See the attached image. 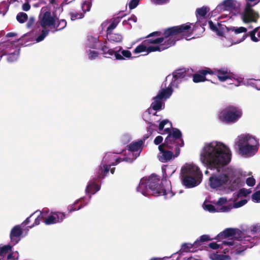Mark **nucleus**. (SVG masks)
I'll return each mask as SVG.
<instances>
[{"mask_svg":"<svg viewBox=\"0 0 260 260\" xmlns=\"http://www.w3.org/2000/svg\"><path fill=\"white\" fill-rule=\"evenodd\" d=\"M231 159L230 150L220 142H212L206 144L200 154V160L207 169L216 170L218 172Z\"/></svg>","mask_w":260,"mask_h":260,"instance_id":"1","label":"nucleus"},{"mask_svg":"<svg viewBox=\"0 0 260 260\" xmlns=\"http://www.w3.org/2000/svg\"><path fill=\"white\" fill-rule=\"evenodd\" d=\"M180 133L176 132L173 136L166 138L164 142L158 146V150L161 155L159 156V160L162 162H166L172 158L177 157L180 152V148L184 146V140H180L181 143H173L172 141L174 138L180 136Z\"/></svg>","mask_w":260,"mask_h":260,"instance_id":"2","label":"nucleus"},{"mask_svg":"<svg viewBox=\"0 0 260 260\" xmlns=\"http://www.w3.org/2000/svg\"><path fill=\"white\" fill-rule=\"evenodd\" d=\"M183 184L187 188L198 185L201 182L203 174L198 167L189 165L183 167L181 171Z\"/></svg>","mask_w":260,"mask_h":260,"instance_id":"3","label":"nucleus"},{"mask_svg":"<svg viewBox=\"0 0 260 260\" xmlns=\"http://www.w3.org/2000/svg\"><path fill=\"white\" fill-rule=\"evenodd\" d=\"M243 114L242 109L238 106L229 105L223 109L218 114V119L225 124L237 122Z\"/></svg>","mask_w":260,"mask_h":260,"instance_id":"4","label":"nucleus"},{"mask_svg":"<svg viewBox=\"0 0 260 260\" xmlns=\"http://www.w3.org/2000/svg\"><path fill=\"white\" fill-rule=\"evenodd\" d=\"M240 152L243 155L251 156L258 150V142L250 136H243L239 138L237 143Z\"/></svg>","mask_w":260,"mask_h":260,"instance_id":"5","label":"nucleus"},{"mask_svg":"<svg viewBox=\"0 0 260 260\" xmlns=\"http://www.w3.org/2000/svg\"><path fill=\"white\" fill-rule=\"evenodd\" d=\"M58 18L54 14L47 10V7H43L39 15V20L35 25V28H39L40 26L45 28L49 26H54Z\"/></svg>","mask_w":260,"mask_h":260,"instance_id":"6","label":"nucleus"},{"mask_svg":"<svg viewBox=\"0 0 260 260\" xmlns=\"http://www.w3.org/2000/svg\"><path fill=\"white\" fill-rule=\"evenodd\" d=\"M148 185L151 194L154 196H167L169 193H172L169 187L167 189L164 188L159 183V178L158 176L152 174L147 178Z\"/></svg>","mask_w":260,"mask_h":260,"instance_id":"7","label":"nucleus"},{"mask_svg":"<svg viewBox=\"0 0 260 260\" xmlns=\"http://www.w3.org/2000/svg\"><path fill=\"white\" fill-rule=\"evenodd\" d=\"M191 23H187L180 25L175 26L168 28L165 29L164 35L166 37L173 38V36L177 35H181L182 37H190L193 33V29L191 27Z\"/></svg>","mask_w":260,"mask_h":260,"instance_id":"8","label":"nucleus"},{"mask_svg":"<svg viewBox=\"0 0 260 260\" xmlns=\"http://www.w3.org/2000/svg\"><path fill=\"white\" fill-rule=\"evenodd\" d=\"M172 88H169V87L167 89H162L158 92L157 95L153 98L154 101L151 103L150 108L156 111L164 109L165 104L162 100L164 98H169L172 94Z\"/></svg>","mask_w":260,"mask_h":260,"instance_id":"9","label":"nucleus"},{"mask_svg":"<svg viewBox=\"0 0 260 260\" xmlns=\"http://www.w3.org/2000/svg\"><path fill=\"white\" fill-rule=\"evenodd\" d=\"M249 3H247L243 12L242 14V19L244 23L256 22L259 18L258 12L255 11Z\"/></svg>","mask_w":260,"mask_h":260,"instance_id":"10","label":"nucleus"},{"mask_svg":"<svg viewBox=\"0 0 260 260\" xmlns=\"http://www.w3.org/2000/svg\"><path fill=\"white\" fill-rule=\"evenodd\" d=\"M230 180V176L226 174L214 175L209 178V185L211 188H217L226 184Z\"/></svg>","mask_w":260,"mask_h":260,"instance_id":"11","label":"nucleus"},{"mask_svg":"<svg viewBox=\"0 0 260 260\" xmlns=\"http://www.w3.org/2000/svg\"><path fill=\"white\" fill-rule=\"evenodd\" d=\"M187 76H188L187 71L185 69L176 70L173 73V79L170 84V88H172V87H178L182 79Z\"/></svg>","mask_w":260,"mask_h":260,"instance_id":"12","label":"nucleus"},{"mask_svg":"<svg viewBox=\"0 0 260 260\" xmlns=\"http://www.w3.org/2000/svg\"><path fill=\"white\" fill-rule=\"evenodd\" d=\"M175 42L176 40L175 39L169 38L159 46H148L147 49V53H149L155 51H161L175 45Z\"/></svg>","mask_w":260,"mask_h":260,"instance_id":"13","label":"nucleus"},{"mask_svg":"<svg viewBox=\"0 0 260 260\" xmlns=\"http://www.w3.org/2000/svg\"><path fill=\"white\" fill-rule=\"evenodd\" d=\"M121 48V47H120L118 51H115L113 49H111L107 46L105 42H103L101 44L100 48H99L98 49H100L102 51V53L104 55V57H110L111 56L114 54L116 59L123 60L124 59V58L121 54L118 53V51H119Z\"/></svg>","mask_w":260,"mask_h":260,"instance_id":"14","label":"nucleus"},{"mask_svg":"<svg viewBox=\"0 0 260 260\" xmlns=\"http://www.w3.org/2000/svg\"><path fill=\"white\" fill-rule=\"evenodd\" d=\"M213 73V70L208 68L199 70L197 73L193 74V81L194 83H199L207 80L206 78V76L207 74H211Z\"/></svg>","mask_w":260,"mask_h":260,"instance_id":"15","label":"nucleus"},{"mask_svg":"<svg viewBox=\"0 0 260 260\" xmlns=\"http://www.w3.org/2000/svg\"><path fill=\"white\" fill-rule=\"evenodd\" d=\"M222 5L224 7V10H229L234 14L240 12V5L235 0H224Z\"/></svg>","mask_w":260,"mask_h":260,"instance_id":"16","label":"nucleus"},{"mask_svg":"<svg viewBox=\"0 0 260 260\" xmlns=\"http://www.w3.org/2000/svg\"><path fill=\"white\" fill-rule=\"evenodd\" d=\"M212 75H215L221 82H224L227 79H231L232 74L226 68H223L218 70H213Z\"/></svg>","mask_w":260,"mask_h":260,"instance_id":"17","label":"nucleus"},{"mask_svg":"<svg viewBox=\"0 0 260 260\" xmlns=\"http://www.w3.org/2000/svg\"><path fill=\"white\" fill-rule=\"evenodd\" d=\"M23 232L20 226L18 225L14 226L11 231L10 239L14 244H17L20 240V237L22 234Z\"/></svg>","mask_w":260,"mask_h":260,"instance_id":"18","label":"nucleus"},{"mask_svg":"<svg viewBox=\"0 0 260 260\" xmlns=\"http://www.w3.org/2000/svg\"><path fill=\"white\" fill-rule=\"evenodd\" d=\"M147 177H143L140 181L139 186L137 188V190L141 192L144 196L149 195L151 193L148 185Z\"/></svg>","mask_w":260,"mask_h":260,"instance_id":"19","label":"nucleus"},{"mask_svg":"<svg viewBox=\"0 0 260 260\" xmlns=\"http://www.w3.org/2000/svg\"><path fill=\"white\" fill-rule=\"evenodd\" d=\"M239 231L238 229L233 228H227L225 229L222 232L220 233L217 235L214 239L219 240L221 239L226 238L230 237L236 235L237 231Z\"/></svg>","mask_w":260,"mask_h":260,"instance_id":"20","label":"nucleus"},{"mask_svg":"<svg viewBox=\"0 0 260 260\" xmlns=\"http://www.w3.org/2000/svg\"><path fill=\"white\" fill-rule=\"evenodd\" d=\"M164 132H166V133L168 134V135L167 136V137L166 138H168L170 135L173 136V135L176 132L180 133V134H180V136L173 139L172 141H173V143H177V142L178 143H181V141H180V140H183V139L182 138V133L178 128H172V131L170 128H167L164 129Z\"/></svg>","mask_w":260,"mask_h":260,"instance_id":"21","label":"nucleus"},{"mask_svg":"<svg viewBox=\"0 0 260 260\" xmlns=\"http://www.w3.org/2000/svg\"><path fill=\"white\" fill-rule=\"evenodd\" d=\"M143 143V141L142 140L137 142H133L127 145V149L131 152L138 151L142 148Z\"/></svg>","mask_w":260,"mask_h":260,"instance_id":"22","label":"nucleus"},{"mask_svg":"<svg viewBox=\"0 0 260 260\" xmlns=\"http://www.w3.org/2000/svg\"><path fill=\"white\" fill-rule=\"evenodd\" d=\"M230 182L229 188L232 191H234L237 188H238L240 186V178H234L232 177V176H230Z\"/></svg>","mask_w":260,"mask_h":260,"instance_id":"23","label":"nucleus"},{"mask_svg":"<svg viewBox=\"0 0 260 260\" xmlns=\"http://www.w3.org/2000/svg\"><path fill=\"white\" fill-rule=\"evenodd\" d=\"M107 38L110 42L120 43L122 41V36L118 34L110 33L107 34Z\"/></svg>","mask_w":260,"mask_h":260,"instance_id":"24","label":"nucleus"},{"mask_svg":"<svg viewBox=\"0 0 260 260\" xmlns=\"http://www.w3.org/2000/svg\"><path fill=\"white\" fill-rule=\"evenodd\" d=\"M99 185L94 182L89 183L86 187V192L89 193L94 194L100 189Z\"/></svg>","mask_w":260,"mask_h":260,"instance_id":"25","label":"nucleus"},{"mask_svg":"<svg viewBox=\"0 0 260 260\" xmlns=\"http://www.w3.org/2000/svg\"><path fill=\"white\" fill-rule=\"evenodd\" d=\"M210 9L207 7L203 6L202 8H198L196 10V15L198 18H202L204 17Z\"/></svg>","mask_w":260,"mask_h":260,"instance_id":"26","label":"nucleus"},{"mask_svg":"<svg viewBox=\"0 0 260 260\" xmlns=\"http://www.w3.org/2000/svg\"><path fill=\"white\" fill-rule=\"evenodd\" d=\"M164 37L158 38L156 39H147L145 40L147 41L148 42L147 43L148 46L150 44H161L163 43L165 41V40L169 39L170 37H166L165 35Z\"/></svg>","mask_w":260,"mask_h":260,"instance_id":"27","label":"nucleus"},{"mask_svg":"<svg viewBox=\"0 0 260 260\" xmlns=\"http://www.w3.org/2000/svg\"><path fill=\"white\" fill-rule=\"evenodd\" d=\"M147 41H143L142 43L138 45L133 51V53L137 54L147 51L148 45Z\"/></svg>","mask_w":260,"mask_h":260,"instance_id":"28","label":"nucleus"},{"mask_svg":"<svg viewBox=\"0 0 260 260\" xmlns=\"http://www.w3.org/2000/svg\"><path fill=\"white\" fill-rule=\"evenodd\" d=\"M69 15L71 17V20L74 21L83 18L84 16V12H78L73 10L70 12Z\"/></svg>","mask_w":260,"mask_h":260,"instance_id":"29","label":"nucleus"},{"mask_svg":"<svg viewBox=\"0 0 260 260\" xmlns=\"http://www.w3.org/2000/svg\"><path fill=\"white\" fill-rule=\"evenodd\" d=\"M67 26V22L64 19H61L60 20H57L56 22H55L54 26H53V28L56 29V30H62Z\"/></svg>","mask_w":260,"mask_h":260,"instance_id":"30","label":"nucleus"},{"mask_svg":"<svg viewBox=\"0 0 260 260\" xmlns=\"http://www.w3.org/2000/svg\"><path fill=\"white\" fill-rule=\"evenodd\" d=\"M44 222L47 225L55 224L57 223L55 215L53 214V212L48 216L47 217L45 218Z\"/></svg>","mask_w":260,"mask_h":260,"instance_id":"31","label":"nucleus"},{"mask_svg":"<svg viewBox=\"0 0 260 260\" xmlns=\"http://www.w3.org/2000/svg\"><path fill=\"white\" fill-rule=\"evenodd\" d=\"M212 239H213L210 238L209 235H203L201 236L199 239L195 241V245H197L198 247L201 245L202 243L212 240Z\"/></svg>","mask_w":260,"mask_h":260,"instance_id":"32","label":"nucleus"},{"mask_svg":"<svg viewBox=\"0 0 260 260\" xmlns=\"http://www.w3.org/2000/svg\"><path fill=\"white\" fill-rule=\"evenodd\" d=\"M111 165H103V170L101 169V174L98 176V178L99 179L104 178L105 176L107 175L108 174L110 167H111Z\"/></svg>","mask_w":260,"mask_h":260,"instance_id":"33","label":"nucleus"},{"mask_svg":"<svg viewBox=\"0 0 260 260\" xmlns=\"http://www.w3.org/2000/svg\"><path fill=\"white\" fill-rule=\"evenodd\" d=\"M228 31H234L236 35L242 33V32H246L247 31V28L244 27H240L238 28H236L235 27H226Z\"/></svg>","mask_w":260,"mask_h":260,"instance_id":"34","label":"nucleus"},{"mask_svg":"<svg viewBox=\"0 0 260 260\" xmlns=\"http://www.w3.org/2000/svg\"><path fill=\"white\" fill-rule=\"evenodd\" d=\"M248 36H250L251 40L254 42H257L260 40V38L258 39L255 37V34L249 32V34H246L244 35L242 38L240 40L237 41V42H241L242 41H244Z\"/></svg>","mask_w":260,"mask_h":260,"instance_id":"35","label":"nucleus"},{"mask_svg":"<svg viewBox=\"0 0 260 260\" xmlns=\"http://www.w3.org/2000/svg\"><path fill=\"white\" fill-rule=\"evenodd\" d=\"M192 247L197 248L198 246L197 245H195V241L193 244L189 243H184L182 244L181 246V249L184 252H188L190 251V249Z\"/></svg>","mask_w":260,"mask_h":260,"instance_id":"36","label":"nucleus"},{"mask_svg":"<svg viewBox=\"0 0 260 260\" xmlns=\"http://www.w3.org/2000/svg\"><path fill=\"white\" fill-rule=\"evenodd\" d=\"M27 15L24 12L19 13L16 16L17 20L20 23H24L25 21L27 20Z\"/></svg>","mask_w":260,"mask_h":260,"instance_id":"37","label":"nucleus"},{"mask_svg":"<svg viewBox=\"0 0 260 260\" xmlns=\"http://www.w3.org/2000/svg\"><path fill=\"white\" fill-rule=\"evenodd\" d=\"M49 30L47 29L46 28H44L41 33L37 37L36 40L37 42L43 41L44 38L48 35Z\"/></svg>","mask_w":260,"mask_h":260,"instance_id":"38","label":"nucleus"},{"mask_svg":"<svg viewBox=\"0 0 260 260\" xmlns=\"http://www.w3.org/2000/svg\"><path fill=\"white\" fill-rule=\"evenodd\" d=\"M49 30L47 29L46 28H44L41 33L37 37L36 40L37 42L43 41L44 38L48 35Z\"/></svg>","mask_w":260,"mask_h":260,"instance_id":"39","label":"nucleus"},{"mask_svg":"<svg viewBox=\"0 0 260 260\" xmlns=\"http://www.w3.org/2000/svg\"><path fill=\"white\" fill-rule=\"evenodd\" d=\"M55 215L57 223L61 222L66 217V215L63 212H53Z\"/></svg>","mask_w":260,"mask_h":260,"instance_id":"40","label":"nucleus"},{"mask_svg":"<svg viewBox=\"0 0 260 260\" xmlns=\"http://www.w3.org/2000/svg\"><path fill=\"white\" fill-rule=\"evenodd\" d=\"M12 246L10 245H5L2 247L0 249V256H4L7 253L10 251Z\"/></svg>","mask_w":260,"mask_h":260,"instance_id":"41","label":"nucleus"},{"mask_svg":"<svg viewBox=\"0 0 260 260\" xmlns=\"http://www.w3.org/2000/svg\"><path fill=\"white\" fill-rule=\"evenodd\" d=\"M251 192L249 189H247L245 188L240 189L238 192V197H246L248 194H249Z\"/></svg>","mask_w":260,"mask_h":260,"instance_id":"42","label":"nucleus"},{"mask_svg":"<svg viewBox=\"0 0 260 260\" xmlns=\"http://www.w3.org/2000/svg\"><path fill=\"white\" fill-rule=\"evenodd\" d=\"M78 201L75 203L73 205L68 207L69 213H71L75 210H78L82 208V205H80L78 207H76V204L78 203Z\"/></svg>","mask_w":260,"mask_h":260,"instance_id":"43","label":"nucleus"},{"mask_svg":"<svg viewBox=\"0 0 260 260\" xmlns=\"http://www.w3.org/2000/svg\"><path fill=\"white\" fill-rule=\"evenodd\" d=\"M117 25V22H112L107 28V34L112 33V31L116 27Z\"/></svg>","mask_w":260,"mask_h":260,"instance_id":"44","label":"nucleus"},{"mask_svg":"<svg viewBox=\"0 0 260 260\" xmlns=\"http://www.w3.org/2000/svg\"><path fill=\"white\" fill-rule=\"evenodd\" d=\"M139 1L140 0H131L128 4L129 9H135L139 5Z\"/></svg>","mask_w":260,"mask_h":260,"instance_id":"45","label":"nucleus"},{"mask_svg":"<svg viewBox=\"0 0 260 260\" xmlns=\"http://www.w3.org/2000/svg\"><path fill=\"white\" fill-rule=\"evenodd\" d=\"M247 200H246V199L242 200L239 201L236 203H235L234 204V207L236 208L241 207L242 206L246 204L247 203Z\"/></svg>","mask_w":260,"mask_h":260,"instance_id":"46","label":"nucleus"},{"mask_svg":"<svg viewBox=\"0 0 260 260\" xmlns=\"http://www.w3.org/2000/svg\"><path fill=\"white\" fill-rule=\"evenodd\" d=\"M246 184L249 186H253L255 184V180L253 177H248L246 181Z\"/></svg>","mask_w":260,"mask_h":260,"instance_id":"47","label":"nucleus"},{"mask_svg":"<svg viewBox=\"0 0 260 260\" xmlns=\"http://www.w3.org/2000/svg\"><path fill=\"white\" fill-rule=\"evenodd\" d=\"M231 259L229 255L219 254L216 256V260H231Z\"/></svg>","mask_w":260,"mask_h":260,"instance_id":"48","label":"nucleus"},{"mask_svg":"<svg viewBox=\"0 0 260 260\" xmlns=\"http://www.w3.org/2000/svg\"><path fill=\"white\" fill-rule=\"evenodd\" d=\"M99 54V53L97 51L89 50L88 53L89 59H93L96 58L98 56Z\"/></svg>","mask_w":260,"mask_h":260,"instance_id":"49","label":"nucleus"},{"mask_svg":"<svg viewBox=\"0 0 260 260\" xmlns=\"http://www.w3.org/2000/svg\"><path fill=\"white\" fill-rule=\"evenodd\" d=\"M251 233L253 234L257 233L260 232V225L256 224L251 227Z\"/></svg>","mask_w":260,"mask_h":260,"instance_id":"50","label":"nucleus"},{"mask_svg":"<svg viewBox=\"0 0 260 260\" xmlns=\"http://www.w3.org/2000/svg\"><path fill=\"white\" fill-rule=\"evenodd\" d=\"M253 200L256 201L257 202L260 201V190L256 191L252 196Z\"/></svg>","mask_w":260,"mask_h":260,"instance_id":"51","label":"nucleus"},{"mask_svg":"<svg viewBox=\"0 0 260 260\" xmlns=\"http://www.w3.org/2000/svg\"><path fill=\"white\" fill-rule=\"evenodd\" d=\"M17 56L15 53L10 54L8 57L7 60L9 62H13L17 60Z\"/></svg>","mask_w":260,"mask_h":260,"instance_id":"52","label":"nucleus"},{"mask_svg":"<svg viewBox=\"0 0 260 260\" xmlns=\"http://www.w3.org/2000/svg\"><path fill=\"white\" fill-rule=\"evenodd\" d=\"M121 54L122 55H121L123 58L124 57L126 58H129L131 57L132 54L131 52L127 50H123L121 51Z\"/></svg>","mask_w":260,"mask_h":260,"instance_id":"53","label":"nucleus"},{"mask_svg":"<svg viewBox=\"0 0 260 260\" xmlns=\"http://www.w3.org/2000/svg\"><path fill=\"white\" fill-rule=\"evenodd\" d=\"M205 209L211 212H214L216 211V209L215 207L211 204L205 205Z\"/></svg>","mask_w":260,"mask_h":260,"instance_id":"54","label":"nucleus"},{"mask_svg":"<svg viewBox=\"0 0 260 260\" xmlns=\"http://www.w3.org/2000/svg\"><path fill=\"white\" fill-rule=\"evenodd\" d=\"M169 122V120L168 119H165L161 121L158 126V129L159 131H162L165 125Z\"/></svg>","mask_w":260,"mask_h":260,"instance_id":"55","label":"nucleus"},{"mask_svg":"<svg viewBox=\"0 0 260 260\" xmlns=\"http://www.w3.org/2000/svg\"><path fill=\"white\" fill-rule=\"evenodd\" d=\"M232 208L231 205L224 206L220 208L218 211L220 212H228Z\"/></svg>","mask_w":260,"mask_h":260,"instance_id":"56","label":"nucleus"},{"mask_svg":"<svg viewBox=\"0 0 260 260\" xmlns=\"http://www.w3.org/2000/svg\"><path fill=\"white\" fill-rule=\"evenodd\" d=\"M42 218V217L38 216L37 218H36L34 223L31 225L29 226L28 227L31 228L36 225H39L40 223Z\"/></svg>","mask_w":260,"mask_h":260,"instance_id":"57","label":"nucleus"},{"mask_svg":"<svg viewBox=\"0 0 260 260\" xmlns=\"http://www.w3.org/2000/svg\"><path fill=\"white\" fill-rule=\"evenodd\" d=\"M226 202H227V199L226 198L221 197L218 199L216 204H217V205H218V206H221V205L226 203Z\"/></svg>","mask_w":260,"mask_h":260,"instance_id":"58","label":"nucleus"},{"mask_svg":"<svg viewBox=\"0 0 260 260\" xmlns=\"http://www.w3.org/2000/svg\"><path fill=\"white\" fill-rule=\"evenodd\" d=\"M252 86L257 90H260V80H254L252 83Z\"/></svg>","mask_w":260,"mask_h":260,"instance_id":"59","label":"nucleus"},{"mask_svg":"<svg viewBox=\"0 0 260 260\" xmlns=\"http://www.w3.org/2000/svg\"><path fill=\"white\" fill-rule=\"evenodd\" d=\"M163 141V138L162 137L160 136H157L154 140V143L157 145H159Z\"/></svg>","mask_w":260,"mask_h":260,"instance_id":"60","label":"nucleus"},{"mask_svg":"<svg viewBox=\"0 0 260 260\" xmlns=\"http://www.w3.org/2000/svg\"><path fill=\"white\" fill-rule=\"evenodd\" d=\"M209 247L212 249H217L220 247V245L215 242H212L209 244Z\"/></svg>","mask_w":260,"mask_h":260,"instance_id":"61","label":"nucleus"},{"mask_svg":"<svg viewBox=\"0 0 260 260\" xmlns=\"http://www.w3.org/2000/svg\"><path fill=\"white\" fill-rule=\"evenodd\" d=\"M208 23L211 29L216 31L218 30L217 27L214 24V23L211 20L209 21Z\"/></svg>","mask_w":260,"mask_h":260,"instance_id":"62","label":"nucleus"},{"mask_svg":"<svg viewBox=\"0 0 260 260\" xmlns=\"http://www.w3.org/2000/svg\"><path fill=\"white\" fill-rule=\"evenodd\" d=\"M30 8V6L28 2H26L22 5V9L25 11H28Z\"/></svg>","mask_w":260,"mask_h":260,"instance_id":"63","label":"nucleus"},{"mask_svg":"<svg viewBox=\"0 0 260 260\" xmlns=\"http://www.w3.org/2000/svg\"><path fill=\"white\" fill-rule=\"evenodd\" d=\"M34 22H35L34 18L32 17H30L26 24L27 27H28V28L31 27L32 26Z\"/></svg>","mask_w":260,"mask_h":260,"instance_id":"64","label":"nucleus"}]
</instances>
